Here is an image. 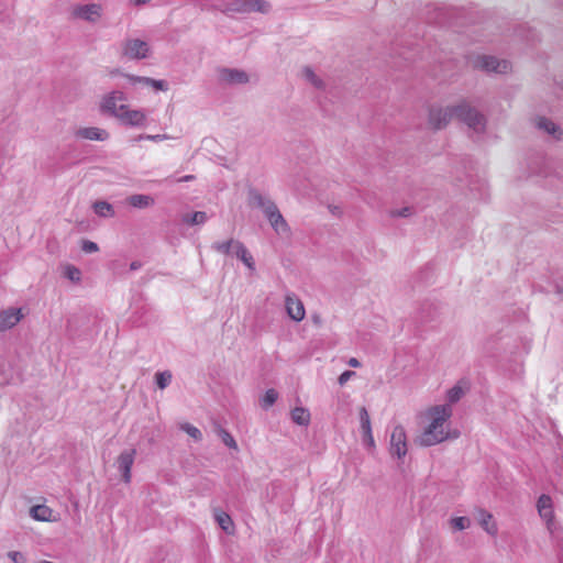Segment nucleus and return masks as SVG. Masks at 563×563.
Wrapping results in <instances>:
<instances>
[{
	"instance_id": "nucleus-1",
	"label": "nucleus",
	"mask_w": 563,
	"mask_h": 563,
	"mask_svg": "<svg viewBox=\"0 0 563 563\" xmlns=\"http://www.w3.org/2000/svg\"><path fill=\"white\" fill-rule=\"evenodd\" d=\"M428 416L431 421L417 439V443L421 446L435 445L450 437L446 430V423L452 416L450 405L433 406L428 410Z\"/></svg>"
},
{
	"instance_id": "nucleus-2",
	"label": "nucleus",
	"mask_w": 563,
	"mask_h": 563,
	"mask_svg": "<svg viewBox=\"0 0 563 563\" xmlns=\"http://www.w3.org/2000/svg\"><path fill=\"white\" fill-rule=\"evenodd\" d=\"M201 9H214L225 14L250 12L268 13L271 10V4L266 0H232L230 2L219 1L213 4L205 2L201 4Z\"/></svg>"
},
{
	"instance_id": "nucleus-3",
	"label": "nucleus",
	"mask_w": 563,
	"mask_h": 563,
	"mask_svg": "<svg viewBox=\"0 0 563 563\" xmlns=\"http://www.w3.org/2000/svg\"><path fill=\"white\" fill-rule=\"evenodd\" d=\"M453 111L454 118L467 125V128L475 133L482 134L486 131V117L467 99H462L454 104Z\"/></svg>"
},
{
	"instance_id": "nucleus-4",
	"label": "nucleus",
	"mask_w": 563,
	"mask_h": 563,
	"mask_svg": "<svg viewBox=\"0 0 563 563\" xmlns=\"http://www.w3.org/2000/svg\"><path fill=\"white\" fill-rule=\"evenodd\" d=\"M540 517L545 521L547 528L558 545L563 550V531L554 522V511L552 498L549 495H541L537 503Z\"/></svg>"
},
{
	"instance_id": "nucleus-5",
	"label": "nucleus",
	"mask_w": 563,
	"mask_h": 563,
	"mask_svg": "<svg viewBox=\"0 0 563 563\" xmlns=\"http://www.w3.org/2000/svg\"><path fill=\"white\" fill-rule=\"evenodd\" d=\"M473 65L477 69L496 74H507L511 69V65L508 60L498 59L489 55H478L474 59Z\"/></svg>"
},
{
	"instance_id": "nucleus-6",
	"label": "nucleus",
	"mask_w": 563,
	"mask_h": 563,
	"mask_svg": "<svg viewBox=\"0 0 563 563\" xmlns=\"http://www.w3.org/2000/svg\"><path fill=\"white\" fill-rule=\"evenodd\" d=\"M125 100V95L122 91L114 90L104 96L100 106L101 111L119 119L120 113L126 108Z\"/></svg>"
},
{
	"instance_id": "nucleus-7",
	"label": "nucleus",
	"mask_w": 563,
	"mask_h": 563,
	"mask_svg": "<svg viewBox=\"0 0 563 563\" xmlns=\"http://www.w3.org/2000/svg\"><path fill=\"white\" fill-rule=\"evenodd\" d=\"M453 118V106H449L445 108L431 107L429 109L428 122L429 125L434 130L444 129Z\"/></svg>"
},
{
	"instance_id": "nucleus-8",
	"label": "nucleus",
	"mask_w": 563,
	"mask_h": 563,
	"mask_svg": "<svg viewBox=\"0 0 563 563\" xmlns=\"http://www.w3.org/2000/svg\"><path fill=\"white\" fill-rule=\"evenodd\" d=\"M247 200L251 207L261 209L266 219L269 216H273L276 210H279L276 203L268 196L261 194L254 188L249 190Z\"/></svg>"
},
{
	"instance_id": "nucleus-9",
	"label": "nucleus",
	"mask_w": 563,
	"mask_h": 563,
	"mask_svg": "<svg viewBox=\"0 0 563 563\" xmlns=\"http://www.w3.org/2000/svg\"><path fill=\"white\" fill-rule=\"evenodd\" d=\"M150 54V45L140 38H129L123 43V55L130 59H144Z\"/></svg>"
},
{
	"instance_id": "nucleus-10",
	"label": "nucleus",
	"mask_w": 563,
	"mask_h": 563,
	"mask_svg": "<svg viewBox=\"0 0 563 563\" xmlns=\"http://www.w3.org/2000/svg\"><path fill=\"white\" fill-rule=\"evenodd\" d=\"M390 454L402 459L407 454V435L405 428L400 424L393 429L390 434Z\"/></svg>"
},
{
	"instance_id": "nucleus-11",
	"label": "nucleus",
	"mask_w": 563,
	"mask_h": 563,
	"mask_svg": "<svg viewBox=\"0 0 563 563\" xmlns=\"http://www.w3.org/2000/svg\"><path fill=\"white\" fill-rule=\"evenodd\" d=\"M219 81L223 85H243L249 82L250 77L246 71L236 68L222 67L218 69Z\"/></svg>"
},
{
	"instance_id": "nucleus-12",
	"label": "nucleus",
	"mask_w": 563,
	"mask_h": 563,
	"mask_svg": "<svg viewBox=\"0 0 563 563\" xmlns=\"http://www.w3.org/2000/svg\"><path fill=\"white\" fill-rule=\"evenodd\" d=\"M102 14V7L98 3H89L74 7L71 15L87 22H97Z\"/></svg>"
},
{
	"instance_id": "nucleus-13",
	"label": "nucleus",
	"mask_w": 563,
	"mask_h": 563,
	"mask_svg": "<svg viewBox=\"0 0 563 563\" xmlns=\"http://www.w3.org/2000/svg\"><path fill=\"white\" fill-rule=\"evenodd\" d=\"M135 455H136L135 449L124 450L118 456L117 462H115L118 471L121 473L122 479L126 484L131 482V468L134 463Z\"/></svg>"
},
{
	"instance_id": "nucleus-14",
	"label": "nucleus",
	"mask_w": 563,
	"mask_h": 563,
	"mask_svg": "<svg viewBox=\"0 0 563 563\" xmlns=\"http://www.w3.org/2000/svg\"><path fill=\"white\" fill-rule=\"evenodd\" d=\"M534 126L543 133L552 136L555 141L563 140V130L554 121L547 117H537L534 119Z\"/></svg>"
},
{
	"instance_id": "nucleus-15",
	"label": "nucleus",
	"mask_w": 563,
	"mask_h": 563,
	"mask_svg": "<svg viewBox=\"0 0 563 563\" xmlns=\"http://www.w3.org/2000/svg\"><path fill=\"white\" fill-rule=\"evenodd\" d=\"M23 318L20 308L10 307L0 311V332L7 331L18 324Z\"/></svg>"
},
{
	"instance_id": "nucleus-16",
	"label": "nucleus",
	"mask_w": 563,
	"mask_h": 563,
	"mask_svg": "<svg viewBox=\"0 0 563 563\" xmlns=\"http://www.w3.org/2000/svg\"><path fill=\"white\" fill-rule=\"evenodd\" d=\"M285 306L289 318L295 321H301L305 318L306 311L302 301L295 295H287Z\"/></svg>"
},
{
	"instance_id": "nucleus-17",
	"label": "nucleus",
	"mask_w": 563,
	"mask_h": 563,
	"mask_svg": "<svg viewBox=\"0 0 563 563\" xmlns=\"http://www.w3.org/2000/svg\"><path fill=\"white\" fill-rule=\"evenodd\" d=\"M75 136L79 139L90 140V141H107L109 139V133L104 129L89 126V128H79L75 131Z\"/></svg>"
},
{
	"instance_id": "nucleus-18",
	"label": "nucleus",
	"mask_w": 563,
	"mask_h": 563,
	"mask_svg": "<svg viewBox=\"0 0 563 563\" xmlns=\"http://www.w3.org/2000/svg\"><path fill=\"white\" fill-rule=\"evenodd\" d=\"M119 119L132 126H142L145 122V114L139 110H130L128 107L120 113Z\"/></svg>"
},
{
	"instance_id": "nucleus-19",
	"label": "nucleus",
	"mask_w": 563,
	"mask_h": 563,
	"mask_svg": "<svg viewBox=\"0 0 563 563\" xmlns=\"http://www.w3.org/2000/svg\"><path fill=\"white\" fill-rule=\"evenodd\" d=\"M267 220L277 234L287 235L290 232L289 225L279 210H276Z\"/></svg>"
},
{
	"instance_id": "nucleus-20",
	"label": "nucleus",
	"mask_w": 563,
	"mask_h": 563,
	"mask_svg": "<svg viewBox=\"0 0 563 563\" xmlns=\"http://www.w3.org/2000/svg\"><path fill=\"white\" fill-rule=\"evenodd\" d=\"M126 202L136 209L150 208L155 203V200L150 195L135 194L126 198Z\"/></svg>"
},
{
	"instance_id": "nucleus-21",
	"label": "nucleus",
	"mask_w": 563,
	"mask_h": 563,
	"mask_svg": "<svg viewBox=\"0 0 563 563\" xmlns=\"http://www.w3.org/2000/svg\"><path fill=\"white\" fill-rule=\"evenodd\" d=\"M125 77L132 84L141 82V84H144L147 86H152L156 90H162V91L167 90V84L165 80H156V79H153L150 77H141V76H135V75H125Z\"/></svg>"
},
{
	"instance_id": "nucleus-22",
	"label": "nucleus",
	"mask_w": 563,
	"mask_h": 563,
	"mask_svg": "<svg viewBox=\"0 0 563 563\" xmlns=\"http://www.w3.org/2000/svg\"><path fill=\"white\" fill-rule=\"evenodd\" d=\"M233 254L239 260H241L247 266V268H250L251 271L255 269V261L242 242L235 243V251L233 252Z\"/></svg>"
},
{
	"instance_id": "nucleus-23",
	"label": "nucleus",
	"mask_w": 563,
	"mask_h": 563,
	"mask_svg": "<svg viewBox=\"0 0 563 563\" xmlns=\"http://www.w3.org/2000/svg\"><path fill=\"white\" fill-rule=\"evenodd\" d=\"M290 416H291V420L294 421V423H296L298 426L307 427L310 423L311 416H310L309 410L305 407H295L291 410Z\"/></svg>"
},
{
	"instance_id": "nucleus-24",
	"label": "nucleus",
	"mask_w": 563,
	"mask_h": 563,
	"mask_svg": "<svg viewBox=\"0 0 563 563\" xmlns=\"http://www.w3.org/2000/svg\"><path fill=\"white\" fill-rule=\"evenodd\" d=\"M479 521L482 528L489 533L490 536H495L497 533V526L493 521V516L486 510H479Z\"/></svg>"
},
{
	"instance_id": "nucleus-25",
	"label": "nucleus",
	"mask_w": 563,
	"mask_h": 563,
	"mask_svg": "<svg viewBox=\"0 0 563 563\" xmlns=\"http://www.w3.org/2000/svg\"><path fill=\"white\" fill-rule=\"evenodd\" d=\"M214 519L223 531L231 533L233 530V521L231 517L221 509L214 510Z\"/></svg>"
},
{
	"instance_id": "nucleus-26",
	"label": "nucleus",
	"mask_w": 563,
	"mask_h": 563,
	"mask_svg": "<svg viewBox=\"0 0 563 563\" xmlns=\"http://www.w3.org/2000/svg\"><path fill=\"white\" fill-rule=\"evenodd\" d=\"M208 216L203 211H195L192 213H186L181 217V221L188 225H199L206 223Z\"/></svg>"
},
{
	"instance_id": "nucleus-27",
	"label": "nucleus",
	"mask_w": 563,
	"mask_h": 563,
	"mask_svg": "<svg viewBox=\"0 0 563 563\" xmlns=\"http://www.w3.org/2000/svg\"><path fill=\"white\" fill-rule=\"evenodd\" d=\"M93 211L102 218H113L115 216L113 206L107 201H96L92 206Z\"/></svg>"
},
{
	"instance_id": "nucleus-28",
	"label": "nucleus",
	"mask_w": 563,
	"mask_h": 563,
	"mask_svg": "<svg viewBox=\"0 0 563 563\" xmlns=\"http://www.w3.org/2000/svg\"><path fill=\"white\" fill-rule=\"evenodd\" d=\"M53 510L45 505H36L31 508V516L35 520L47 521L52 515Z\"/></svg>"
},
{
	"instance_id": "nucleus-29",
	"label": "nucleus",
	"mask_w": 563,
	"mask_h": 563,
	"mask_svg": "<svg viewBox=\"0 0 563 563\" xmlns=\"http://www.w3.org/2000/svg\"><path fill=\"white\" fill-rule=\"evenodd\" d=\"M302 73L306 80L309 81L314 88L320 90L325 88L324 81L310 67H305Z\"/></svg>"
},
{
	"instance_id": "nucleus-30",
	"label": "nucleus",
	"mask_w": 563,
	"mask_h": 563,
	"mask_svg": "<svg viewBox=\"0 0 563 563\" xmlns=\"http://www.w3.org/2000/svg\"><path fill=\"white\" fill-rule=\"evenodd\" d=\"M236 242L238 241L233 239L225 242H217L212 245V249L221 254L229 255L235 251Z\"/></svg>"
},
{
	"instance_id": "nucleus-31",
	"label": "nucleus",
	"mask_w": 563,
	"mask_h": 563,
	"mask_svg": "<svg viewBox=\"0 0 563 563\" xmlns=\"http://www.w3.org/2000/svg\"><path fill=\"white\" fill-rule=\"evenodd\" d=\"M173 375L170 371L157 372L155 374V383L159 389H165L172 383Z\"/></svg>"
},
{
	"instance_id": "nucleus-32",
	"label": "nucleus",
	"mask_w": 563,
	"mask_h": 563,
	"mask_svg": "<svg viewBox=\"0 0 563 563\" xmlns=\"http://www.w3.org/2000/svg\"><path fill=\"white\" fill-rule=\"evenodd\" d=\"M277 398L278 393L275 389H267L262 398L261 405L263 408L267 409L276 402Z\"/></svg>"
},
{
	"instance_id": "nucleus-33",
	"label": "nucleus",
	"mask_w": 563,
	"mask_h": 563,
	"mask_svg": "<svg viewBox=\"0 0 563 563\" xmlns=\"http://www.w3.org/2000/svg\"><path fill=\"white\" fill-rule=\"evenodd\" d=\"M360 421L362 434L372 431L371 418L365 407L360 409Z\"/></svg>"
},
{
	"instance_id": "nucleus-34",
	"label": "nucleus",
	"mask_w": 563,
	"mask_h": 563,
	"mask_svg": "<svg viewBox=\"0 0 563 563\" xmlns=\"http://www.w3.org/2000/svg\"><path fill=\"white\" fill-rule=\"evenodd\" d=\"M218 434L227 446L231 449H238V444L234 438L220 426H218Z\"/></svg>"
},
{
	"instance_id": "nucleus-35",
	"label": "nucleus",
	"mask_w": 563,
	"mask_h": 563,
	"mask_svg": "<svg viewBox=\"0 0 563 563\" xmlns=\"http://www.w3.org/2000/svg\"><path fill=\"white\" fill-rule=\"evenodd\" d=\"M180 428L183 431H185L189 437H191L196 441H200L202 439L201 431L198 428H196L195 426H192L190 423H184V424H181Z\"/></svg>"
},
{
	"instance_id": "nucleus-36",
	"label": "nucleus",
	"mask_w": 563,
	"mask_h": 563,
	"mask_svg": "<svg viewBox=\"0 0 563 563\" xmlns=\"http://www.w3.org/2000/svg\"><path fill=\"white\" fill-rule=\"evenodd\" d=\"M463 395L464 390L461 386L456 385L448 391V401L450 404H455L462 398Z\"/></svg>"
},
{
	"instance_id": "nucleus-37",
	"label": "nucleus",
	"mask_w": 563,
	"mask_h": 563,
	"mask_svg": "<svg viewBox=\"0 0 563 563\" xmlns=\"http://www.w3.org/2000/svg\"><path fill=\"white\" fill-rule=\"evenodd\" d=\"M471 521L467 517H455L451 519V526L455 530H464L468 528Z\"/></svg>"
},
{
	"instance_id": "nucleus-38",
	"label": "nucleus",
	"mask_w": 563,
	"mask_h": 563,
	"mask_svg": "<svg viewBox=\"0 0 563 563\" xmlns=\"http://www.w3.org/2000/svg\"><path fill=\"white\" fill-rule=\"evenodd\" d=\"M413 213L411 207H404L401 209H393L389 211V216L393 218H408Z\"/></svg>"
},
{
	"instance_id": "nucleus-39",
	"label": "nucleus",
	"mask_w": 563,
	"mask_h": 563,
	"mask_svg": "<svg viewBox=\"0 0 563 563\" xmlns=\"http://www.w3.org/2000/svg\"><path fill=\"white\" fill-rule=\"evenodd\" d=\"M7 555L13 563H26V558L22 552L10 551Z\"/></svg>"
},
{
	"instance_id": "nucleus-40",
	"label": "nucleus",
	"mask_w": 563,
	"mask_h": 563,
	"mask_svg": "<svg viewBox=\"0 0 563 563\" xmlns=\"http://www.w3.org/2000/svg\"><path fill=\"white\" fill-rule=\"evenodd\" d=\"M139 139L140 140H150V141H153V142H161V141L169 140V139H173V137L170 135H167V134H155V135L147 134V135H140Z\"/></svg>"
},
{
	"instance_id": "nucleus-41",
	"label": "nucleus",
	"mask_w": 563,
	"mask_h": 563,
	"mask_svg": "<svg viewBox=\"0 0 563 563\" xmlns=\"http://www.w3.org/2000/svg\"><path fill=\"white\" fill-rule=\"evenodd\" d=\"M81 250L86 253H95L99 250V247L97 243L89 240H85L82 241Z\"/></svg>"
},
{
	"instance_id": "nucleus-42",
	"label": "nucleus",
	"mask_w": 563,
	"mask_h": 563,
	"mask_svg": "<svg viewBox=\"0 0 563 563\" xmlns=\"http://www.w3.org/2000/svg\"><path fill=\"white\" fill-rule=\"evenodd\" d=\"M66 275L69 279L78 282L80 279V271L74 266H68Z\"/></svg>"
},
{
	"instance_id": "nucleus-43",
	"label": "nucleus",
	"mask_w": 563,
	"mask_h": 563,
	"mask_svg": "<svg viewBox=\"0 0 563 563\" xmlns=\"http://www.w3.org/2000/svg\"><path fill=\"white\" fill-rule=\"evenodd\" d=\"M363 443L369 448L375 446V441L372 431L362 434Z\"/></svg>"
},
{
	"instance_id": "nucleus-44",
	"label": "nucleus",
	"mask_w": 563,
	"mask_h": 563,
	"mask_svg": "<svg viewBox=\"0 0 563 563\" xmlns=\"http://www.w3.org/2000/svg\"><path fill=\"white\" fill-rule=\"evenodd\" d=\"M354 375H355V372H353V371H345V372H343V373L339 376L338 382H339V384L342 386V385H344V384H345V383H346V382H347L352 376H354Z\"/></svg>"
},
{
	"instance_id": "nucleus-45",
	"label": "nucleus",
	"mask_w": 563,
	"mask_h": 563,
	"mask_svg": "<svg viewBox=\"0 0 563 563\" xmlns=\"http://www.w3.org/2000/svg\"><path fill=\"white\" fill-rule=\"evenodd\" d=\"M329 211L333 214V216H336V217H341L342 216V210L339 206H333V205H329Z\"/></svg>"
},
{
	"instance_id": "nucleus-46",
	"label": "nucleus",
	"mask_w": 563,
	"mask_h": 563,
	"mask_svg": "<svg viewBox=\"0 0 563 563\" xmlns=\"http://www.w3.org/2000/svg\"><path fill=\"white\" fill-rule=\"evenodd\" d=\"M347 364L351 366V367H360L361 366V362L355 358V357H351L347 362Z\"/></svg>"
},
{
	"instance_id": "nucleus-47",
	"label": "nucleus",
	"mask_w": 563,
	"mask_h": 563,
	"mask_svg": "<svg viewBox=\"0 0 563 563\" xmlns=\"http://www.w3.org/2000/svg\"><path fill=\"white\" fill-rule=\"evenodd\" d=\"M195 178H196V177H195L194 175H186V176H184V177L179 178L177 181H178V183H183V181H191V180H194Z\"/></svg>"
},
{
	"instance_id": "nucleus-48",
	"label": "nucleus",
	"mask_w": 563,
	"mask_h": 563,
	"mask_svg": "<svg viewBox=\"0 0 563 563\" xmlns=\"http://www.w3.org/2000/svg\"><path fill=\"white\" fill-rule=\"evenodd\" d=\"M141 267V263L139 261H134L130 264V269L131 271H136Z\"/></svg>"
},
{
	"instance_id": "nucleus-49",
	"label": "nucleus",
	"mask_w": 563,
	"mask_h": 563,
	"mask_svg": "<svg viewBox=\"0 0 563 563\" xmlns=\"http://www.w3.org/2000/svg\"><path fill=\"white\" fill-rule=\"evenodd\" d=\"M151 0H132L135 5H143L148 3Z\"/></svg>"
},
{
	"instance_id": "nucleus-50",
	"label": "nucleus",
	"mask_w": 563,
	"mask_h": 563,
	"mask_svg": "<svg viewBox=\"0 0 563 563\" xmlns=\"http://www.w3.org/2000/svg\"><path fill=\"white\" fill-rule=\"evenodd\" d=\"M312 320H313V322H314L316 324H318V325L321 323V318H320L319 316H313V317H312Z\"/></svg>"
},
{
	"instance_id": "nucleus-51",
	"label": "nucleus",
	"mask_w": 563,
	"mask_h": 563,
	"mask_svg": "<svg viewBox=\"0 0 563 563\" xmlns=\"http://www.w3.org/2000/svg\"><path fill=\"white\" fill-rule=\"evenodd\" d=\"M120 74H121L120 69H113V70L110 71V76H112V77L117 76V75H120Z\"/></svg>"
},
{
	"instance_id": "nucleus-52",
	"label": "nucleus",
	"mask_w": 563,
	"mask_h": 563,
	"mask_svg": "<svg viewBox=\"0 0 563 563\" xmlns=\"http://www.w3.org/2000/svg\"><path fill=\"white\" fill-rule=\"evenodd\" d=\"M431 319H432V318H428V317H422V318H421V320H422V321H429V320H431Z\"/></svg>"
},
{
	"instance_id": "nucleus-53",
	"label": "nucleus",
	"mask_w": 563,
	"mask_h": 563,
	"mask_svg": "<svg viewBox=\"0 0 563 563\" xmlns=\"http://www.w3.org/2000/svg\"><path fill=\"white\" fill-rule=\"evenodd\" d=\"M562 294H563V288H562Z\"/></svg>"
}]
</instances>
